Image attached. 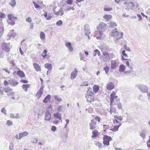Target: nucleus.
Instances as JSON below:
<instances>
[{
    "instance_id": "nucleus-1",
    "label": "nucleus",
    "mask_w": 150,
    "mask_h": 150,
    "mask_svg": "<svg viewBox=\"0 0 150 150\" xmlns=\"http://www.w3.org/2000/svg\"><path fill=\"white\" fill-rule=\"evenodd\" d=\"M137 86L138 89H139L142 93H147L148 92V87L147 86L143 84L138 85H137Z\"/></svg>"
},
{
    "instance_id": "nucleus-2",
    "label": "nucleus",
    "mask_w": 150,
    "mask_h": 150,
    "mask_svg": "<svg viewBox=\"0 0 150 150\" xmlns=\"http://www.w3.org/2000/svg\"><path fill=\"white\" fill-rule=\"evenodd\" d=\"M103 139L104 140L103 142V144L108 146L109 145V142L112 140V138L110 136L105 135L103 138Z\"/></svg>"
},
{
    "instance_id": "nucleus-3",
    "label": "nucleus",
    "mask_w": 150,
    "mask_h": 150,
    "mask_svg": "<svg viewBox=\"0 0 150 150\" xmlns=\"http://www.w3.org/2000/svg\"><path fill=\"white\" fill-rule=\"evenodd\" d=\"M107 25L103 22L100 23L97 27L98 30L103 32L106 29Z\"/></svg>"
},
{
    "instance_id": "nucleus-4",
    "label": "nucleus",
    "mask_w": 150,
    "mask_h": 150,
    "mask_svg": "<svg viewBox=\"0 0 150 150\" xmlns=\"http://www.w3.org/2000/svg\"><path fill=\"white\" fill-rule=\"evenodd\" d=\"M1 46L3 50L6 52H8L10 51V48L7 43L3 42L1 45Z\"/></svg>"
},
{
    "instance_id": "nucleus-5",
    "label": "nucleus",
    "mask_w": 150,
    "mask_h": 150,
    "mask_svg": "<svg viewBox=\"0 0 150 150\" xmlns=\"http://www.w3.org/2000/svg\"><path fill=\"white\" fill-rule=\"evenodd\" d=\"M84 27L85 30V35L88 36V35H89L90 33V32L89 31L90 28L89 25L88 24H86L84 25Z\"/></svg>"
},
{
    "instance_id": "nucleus-6",
    "label": "nucleus",
    "mask_w": 150,
    "mask_h": 150,
    "mask_svg": "<svg viewBox=\"0 0 150 150\" xmlns=\"http://www.w3.org/2000/svg\"><path fill=\"white\" fill-rule=\"evenodd\" d=\"M8 81L9 84L13 86H16L18 83V81L13 79H11L8 80Z\"/></svg>"
},
{
    "instance_id": "nucleus-7",
    "label": "nucleus",
    "mask_w": 150,
    "mask_h": 150,
    "mask_svg": "<svg viewBox=\"0 0 150 150\" xmlns=\"http://www.w3.org/2000/svg\"><path fill=\"white\" fill-rule=\"evenodd\" d=\"M78 72V70L76 68H75L74 70L73 71L71 74V79H74L77 76Z\"/></svg>"
},
{
    "instance_id": "nucleus-8",
    "label": "nucleus",
    "mask_w": 150,
    "mask_h": 150,
    "mask_svg": "<svg viewBox=\"0 0 150 150\" xmlns=\"http://www.w3.org/2000/svg\"><path fill=\"white\" fill-rule=\"evenodd\" d=\"M114 84L112 82L109 83L107 85V88L108 90H111L114 88Z\"/></svg>"
},
{
    "instance_id": "nucleus-9",
    "label": "nucleus",
    "mask_w": 150,
    "mask_h": 150,
    "mask_svg": "<svg viewBox=\"0 0 150 150\" xmlns=\"http://www.w3.org/2000/svg\"><path fill=\"white\" fill-rule=\"evenodd\" d=\"M96 122L94 121H93L91 120V122L89 123V126H90V129L91 130H93L96 128Z\"/></svg>"
},
{
    "instance_id": "nucleus-10",
    "label": "nucleus",
    "mask_w": 150,
    "mask_h": 150,
    "mask_svg": "<svg viewBox=\"0 0 150 150\" xmlns=\"http://www.w3.org/2000/svg\"><path fill=\"white\" fill-rule=\"evenodd\" d=\"M65 46L68 48L70 52L73 51V48L71 46V44L70 42H66L65 44Z\"/></svg>"
},
{
    "instance_id": "nucleus-11",
    "label": "nucleus",
    "mask_w": 150,
    "mask_h": 150,
    "mask_svg": "<svg viewBox=\"0 0 150 150\" xmlns=\"http://www.w3.org/2000/svg\"><path fill=\"white\" fill-rule=\"evenodd\" d=\"M51 115L50 112H45V120L46 121H49L51 119Z\"/></svg>"
},
{
    "instance_id": "nucleus-12",
    "label": "nucleus",
    "mask_w": 150,
    "mask_h": 150,
    "mask_svg": "<svg viewBox=\"0 0 150 150\" xmlns=\"http://www.w3.org/2000/svg\"><path fill=\"white\" fill-rule=\"evenodd\" d=\"M117 29L116 28H115L112 32L111 36L115 37L117 35H118V34L120 33V32L118 31L117 30Z\"/></svg>"
},
{
    "instance_id": "nucleus-13",
    "label": "nucleus",
    "mask_w": 150,
    "mask_h": 150,
    "mask_svg": "<svg viewBox=\"0 0 150 150\" xmlns=\"http://www.w3.org/2000/svg\"><path fill=\"white\" fill-rule=\"evenodd\" d=\"M28 134V133L26 132L25 131L23 132L20 133L19 134V139H21L23 137L26 136Z\"/></svg>"
},
{
    "instance_id": "nucleus-14",
    "label": "nucleus",
    "mask_w": 150,
    "mask_h": 150,
    "mask_svg": "<svg viewBox=\"0 0 150 150\" xmlns=\"http://www.w3.org/2000/svg\"><path fill=\"white\" fill-rule=\"evenodd\" d=\"M53 115L54 117L60 120H61V122H62V120L61 119L62 115L61 114L57 112L56 113H54L53 114Z\"/></svg>"
},
{
    "instance_id": "nucleus-15",
    "label": "nucleus",
    "mask_w": 150,
    "mask_h": 150,
    "mask_svg": "<svg viewBox=\"0 0 150 150\" xmlns=\"http://www.w3.org/2000/svg\"><path fill=\"white\" fill-rule=\"evenodd\" d=\"M33 65L35 69L37 71H41L40 67L38 64L34 63Z\"/></svg>"
},
{
    "instance_id": "nucleus-16",
    "label": "nucleus",
    "mask_w": 150,
    "mask_h": 150,
    "mask_svg": "<svg viewBox=\"0 0 150 150\" xmlns=\"http://www.w3.org/2000/svg\"><path fill=\"white\" fill-rule=\"evenodd\" d=\"M115 95V94L114 93H111L110 94V105L111 106L112 105V104L114 102V96Z\"/></svg>"
},
{
    "instance_id": "nucleus-17",
    "label": "nucleus",
    "mask_w": 150,
    "mask_h": 150,
    "mask_svg": "<svg viewBox=\"0 0 150 150\" xmlns=\"http://www.w3.org/2000/svg\"><path fill=\"white\" fill-rule=\"evenodd\" d=\"M17 74L21 77H24L25 76V74L22 71L20 70L17 71Z\"/></svg>"
},
{
    "instance_id": "nucleus-18",
    "label": "nucleus",
    "mask_w": 150,
    "mask_h": 150,
    "mask_svg": "<svg viewBox=\"0 0 150 150\" xmlns=\"http://www.w3.org/2000/svg\"><path fill=\"white\" fill-rule=\"evenodd\" d=\"M127 5L128 6H127V7L128 9L130 8L131 9H132L135 7V5L134 3L132 2H129L128 3Z\"/></svg>"
},
{
    "instance_id": "nucleus-19",
    "label": "nucleus",
    "mask_w": 150,
    "mask_h": 150,
    "mask_svg": "<svg viewBox=\"0 0 150 150\" xmlns=\"http://www.w3.org/2000/svg\"><path fill=\"white\" fill-rule=\"evenodd\" d=\"M62 138L63 142L65 143L68 138L67 133L64 134L62 136Z\"/></svg>"
},
{
    "instance_id": "nucleus-20",
    "label": "nucleus",
    "mask_w": 150,
    "mask_h": 150,
    "mask_svg": "<svg viewBox=\"0 0 150 150\" xmlns=\"http://www.w3.org/2000/svg\"><path fill=\"white\" fill-rule=\"evenodd\" d=\"M126 67L123 64H121L119 67V71L120 72H123L125 70Z\"/></svg>"
},
{
    "instance_id": "nucleus-21",
    "label": "nucleus",
    "mask_w": 150,
    "mask_h": 150,
    "mask_svg": "<svg viewBox=\"0 0 150 150\" xmlns=\"http://www.w3.org/2000/svg\"><path fill=\"white\" fill-rule=\"evenodd\" d=\"M122 125V123L121 122H119V124L118 125L115 126L112 129V130L113 132H115L118 130V129L119 127L121 125Z\"/></svg>"
},
{
    "instance_id": "nucleus-22",
    "label": "nucleus",
    "mask_w": 150,
    "mask_h": 150,
    "mask_svg": "<svg viewBox=\"0 0 150 150\" xmlns=\"http://www.w3.org/2000/svg\"><path fill=\"white\" fill-rule=\"evenodd\" d=\"M64 11L62 8H60L58 11L54 12V13L56 15H62L64 14Z\"/></svg>"
},
{
    "instance_id": "nucleus-23",
    "label": "nucleus",
    "mask_w": 150,
    "mask_h": 150,
    "mask_svg": "<svg viewBox=\"0 0 150 150\" xmlns=\"http://www.w3.org/2000/svg\"><path fill=\"white\" fill-rule=\"evenodd\" d=\"M117 63L115 61H112L111 62V68L112 69H115L117 67Z\"/></svg>"
},
{
    "instance_id": "nucleus-24",
    "label": "nucleus",
    "mask_w": 150,
    "mask_h": 150,
    "mask_svg": "<svg viewBox=\"0 0 150 150\" xmlns=\"http://www.w3.org/2000/svg\"><path fill=\"white\" fill-rule=\"evenodd\" d=\"M98 132L96 130H95L93 131L91 137L93 138L96 137L98 136Z\"/></svg>"
},
{
    "instance_id": "nucleus-25",
    "label": "nucleus",
    "mask_w": 150,
    "mask_h": 150,
    "mask_svg": "<svg viewBox=\"0 0 150 150\" xmlns=\"http://www.w3.org/2000/svg\"><path fill=\"white\" fill-rule=\"evenodd\" d=\"M8 19L10 20H13L14 19H17L16 17H15L13 14H9L8 15Z\"/></svg>"
},
{
    "instance_id": "nucleus-26",
    "label": "nucleus",
    "mask_w": 150,
    "mask_h": 150,
    "mask_svg": "<svg viewBox=\"0 0 150 150\" xmlns=\"http://www.w3.org/2000/svg\"><path fill=\"white\" fill-rule=\"evenodd\" d=\"M112 17V16L110 15H105L103 17V18L107 20V21H108Z\"/></svg>"
},
{
    "instance_id": "nucleus-27",
    "label": "nucleus",
    "mask_w": 150,
    "mask_h": 150,
    "mask_svg": "<svg viewBox=\"0 0 150 150\" xmlns=\"http://www.w3.org/2000/svg\"><path fill=\"white\" fill-rule=\"evenodd\" d=\"M45 67L49 70H51L52 68V64L49 63L46 64L45 65Z\"/></svg>"
},
{
    "instance_id": "nucleus-28",
    "label": "nucleus",
    "mask_w": 150,
    "mask_h": 150,
    "mask_svg": "<svg viewBox=\"0 0 150 150\" xmlns=\"http://www.w3.org/2000/svg\"><path fill=\"white\" fill-rule=\"evenodd\" d=\"M51 97V96L50 95H47L43 100V102L45 103H47L48 101L50 99Z\"/></svg>"
},
{
    "instance_id": "nucleus-29",
    "label": "nucleus",
    "mask_w": 150,
    "mask_h": 150,
    "mask_svg": "<svg viewBox=\"0 0 150 150\" xmlns=\"http://www.w3.org/2000/svg\"><path fill=\"white\" fill-rule=\"evenodd\" d=\"M110 59L109 55L104 56L102 57V60L103 62H106Z\"/></svg>"
},
{
    "instance_id": "nucleus-30",
    "label": "nucleus",
    "mask_w": 150,
    "mask_h": 150,
    "mask_svg": "<svg viewBox=\"0 0 150 150\" xmlns=\"http://www.w3.org/2000/svg\"><path fill=\"white\" fill-rule=\"evenodd\" d=\"M10 117L12 118H19V117L18 116V114H10Z\"/></svg>"
},
{
    "instance_id": "nucleus-31",
    "label": "nucleus",
    "mask_w": 150,
    "mask_h": 150,
    "mask_svg": "<svg viewBox=\"0 0 150 150\" xmlns=\"http://www.w3.org/2000/svg\"><path fill=\"white\" fill-rule=\"evenodd\" d=\"M30 85L28 84H23L22 85L23 88L25 90V91H28V88H29Z\"/></svg>"
},
{
    "instance_id": "nucleus-32",
    "label": "nucleus",
    "mask_w": 150,
    "mask_h": 150,
    "mask_svg": "<svg viewBox=\"0 0 150 150\" xmlns=\"http://www.w3.org/2000/svg\"><path fill=\"white\" fill-rule=\"evenodd\" d=\"M97 54L98 56L100 55V51L97 49H96L94 51V53L93 54V56L95 57L96 55Z\"/></svg>"
},
{
    "instance_id": "nucleus-33",
    "label": "nucleus",
    "mask_w": 150,
    "mask_h": 150,
    "mask_svg": "<svg viewBox=\"0 0 150 150\" xmlns=\"http://www.w3.org/2000/svg\"><path fill=\"white\" fill-rule=\"evenodd\" d=\"M45 33L42 31L40 32V39L41 40H44L45 39Z\"/></svg>"
},
{
    "instance_id": "nucleus-34",
    "label": "nucleus",
    "mask_w": 150,
    "mask_h": 150,
    "mask_svg": "<svg viewBox=\"0 0 150 150\" xmlns=\"http://www.w3.org/2000/svg\"><path fill=\"white\" fill-rule=\"evenodd\" d=\"M116 26H117V25L115 22H111L110 23L109 27L110 28H114V27Z\"/></svg>"
},
{
    "instance_id": "nucleus-35",
    "label": "nucleus",
    "mask_w": 150,
    "mask_h": 150,
    "mask_svg": "<svg viewBox=\"0 0 150 150\" xmlns=\"http://www.w3.org/2000/svg\"><path fill=\"white\" fill-rule=\"evenodd\" d=\"M15 0H11V1L9 3V4L12 7L16 5Z\"/></svg>"
},
{
    "instance_id": "nucleus-36",
    "label": "nucleus",
    "mask_w": 150,
    "mask_h": 150,
    "mask_svg": "<svg viewBox=\"0 0 150 150\" xmlns=\"http://www.w3.org/2000/svg\"><path fill=\"white\" fill-rule=\"evenodd\" d=\"M7 22L8 24H10L11 25H14L15 23V21L13 20H10L9 19L8 20H7Z\"/></svg>"
},
{
    "instance_id": "nucleus-37",
    "label": "nucleus",
    "mask_w": 150,
    "mask_h": 150,
    "mask_svg": "<svg viewBox=\"0 0 150 150\" xmlns=\"http://www.w3.org/2000/svg\"><path fill=\"white\" fill-rule=\"evenodd\" d=\"M12 90L9 87H6L4 89V91L6 93H8L12 91Z\"/></svg>"
},
{
    "instance_id": "nucleus-38",
    "label": "nucleus",
    "mask_w": 150,
    "mask_h": 150,
    "mask_svg": "<svg viewBox=\"0 0 150 150\" xmlns=\"http://www.w3.org/2000/svg\"><path fill=\"white\" fill-rule=\"evenodd\" d=\"M99 90V87L98 86L95 85L93 87V91L94 92L96 93Z\"/></svg>"
},
{
    "instance_id": "nucleus-39",
    "label": "nucleus",
    "mask_w": 150,
    "mask_h": 150,
    "mask_svg": "<svg viewBox=\"0 0 150 150\" xmlns=\"http://www.w3.org/2000/svg\"><path fill=\"white\" fill-rule=\"evenodd\" d=\"M140 136L142 137L143 139H144L146 137V134L144 131H142L140 135Z\"/></svg>"
},
{
    "instance_id": "nucleus-40",
    "label": "nucleus",
    "mask_w": 150,
    "mask_h": 150,
    "mask_svg": "<svg viewBox=\"0 0 150 150\" xmlns=\"http://www.w3.org/2000/svg\"><path fill=\"white\" fill-rule=\"evenodd\" d=\"M123 33H120L118 34V35H117L116 36V39L117 40H118L122 38V36H123Z\"/></svg>"
},
{
    "instance_id": "nucleus-41",
    "label": "nucleus",
    "mask_w": 150,
    "mask_h": 150,
    "mask_svg": "<svg viewBox=\"0 0 150 150\" xmlns=\"http://www.w3.org/2000/svg\"><path fill=\"white\" fill-rule=\"evenodd\" d=\"M4 27H0V38L2 36L4 33Z\"/></svg>"
},
{
    "instance_id": "nucleus-42",
    "label": "nucleus",
    "mask_w": 150,
    "mask_h": 150,
    "mask_svg": "<svg viewBox=\"0 0 150 150\" xmlns=\"http://www.w3.org/2000/svg\"><path fill=\"white\" fill-rule=\"evenodd\" d=\"M103 70H105L106 74H107L109 71V67L107 66H105L104 67Z\"/></svg>"
},
{
    "instance_id": "nucleus-43",
    "label": "nucleus",
    "mask_w": 150,
    "mask_h": 150,
    "mask_svg": "<svg viewBox=\"0 0 150 150\" xmlns=\"http://www.w3.org/2000/svg\"><path fill=\"white\" fill-rule=\"evenodd\" d=\"M114 118L115 119H117V120H119L120 121L122 120V117L121 116H117L115 115L114 116Z\"/></svg>"
},
{
    "instance_id": "nucleus-44",
    "label": "nucleus",
    "mask_w": 150,
    "mask_h": 150,
    "mask_svg": "<svg viewBox=\"0 0 150 150\" xmlns=\"http://www.w3.org/2000/svg\"><path fill=\"white\" fill-rule=\"evenodd\" d=\"M63 106L62 105H59L57 109V111L58 112H62L63 111Z\"/></svg>"
},
{
    "instance_id": "nucleus-45",
    "label": "nucleus",
    "mask_w": 150,
    "mask_h": 150,
    "mask_svg": "<svg viewBox=\"0 0 150 150\" xmlns=\"http://www.w3.org/2000/svg\"><path fill=\"white\" fill-rule=\"evenodd\" d=\"M75 5H74V6L72 7H71L70 6L67 7V8L66 9V10L67 11H69L71 10H75V8H74V7Z\"/></svg>"
},
{
    "instance_id": "nucleus-46",
    "label": "nucleus",
    "mask_w": 150,
    "mask_h": 150,
    "mask_svg": "<svg viewBox=\"0 0 150 150\" xmlns=\"http://www.w3.org/2000/svg\"><path fill=\"white\" fill-rule=\"evenodd\" d=\"M54 99L60 102L62 101V99L59 98V96L57 95H55L54 96Z\"/></svg>"
},
{
    "instance_id": "nucleus-47",
    "label": "nucleus",
    "mask_w": 150,
    "mask_h": 150,
    "mask_svg": "<svg viewBox=\"0 0 150 150\" xmlns=\"http://www.w3.org/2000/svg\"><path fill=\"white\" fill-rule=\"evenodd\" d=\"M42 93V92H40L38 91L36 93V96L37 97H38V98H39L41 96Z\"/></svg>"
},
{
    "instance_id": "nucleus-48",
    "label": "nucleus",
    "mask_w": 150,
    "mask_h": 150,
    "mask_svg": "<svg viewBox=\"0 0 150 150\" xmlns=\"http://www.w3.org/2000/svg\"><path fill=\"white\" fill-rule=\"evenodd\" d=\"M62 24V22L60 20L58 21L56 23V25L58 26H60Z\"/></svg>"
},
{
    "instance_id": "nucleus-49",
    "label": "nucleus",
    "mask_w": 150,
    "mask_h": 150,
    "mask_svg": "<svg viewBox=\"0 0 150 150\" xmlns=\"http://www.w3.org/2000/svg\"><path fill=\"white\" fill-rule=\"evenodd\" d=\"M13 144L12 142H11L10 143V145L9 146V150H13Z\"/></svg>"
},
{
    "instance_id": "nucleus-50",
    "label": "nucleus",
    "mask_w": 150,
    "mask_h": 150,
    "mask_svg": "<svg viewBox=\"0 0 150 150\" xmlns=\"http://www.w3.org/2000/svg\"><path fill=\"white\" fill-rule=\"evenodd\" d=\"M133 71L132 70H129L125 71L124 73L126 74H129L132 72Z\"/></svg>"
},
{
    "instance_id": "nucleus-51",
    "label": "nucleus",
    "mask_w": 150,
    "mask_h": 150,
    "mask_svg": "<svg viewBox=\"0 0 150 150\" xmlns=\"http://www.w3.org/2000/svg\"><path fill=\"white\" fill-rule=\"evenodd\" d=\"M33 3L34 6L36 8H39L40 7V6L38 4L36 3V2L34 1L33 2Z\"/></svg>"
},
{
    "instance_id": "nucleus-52",
    "label": "nucleus",
    "mask_w": 150,
    "mask_h": 150,
    "mask_svg": "<svg viewBox=\"0 0 150 150\" xmlns=\"http://www.w3.org/2000/svg\"><path fill=\"white\" fill-rule=\"evenodd\" d=\"M124 48L127 50L129 52L131 51V50L130 48L129 47H127L126 45H124Z\"/></svg>"
},
{
    "instance_id": "nucleus-53",
    "label": "nucleus",
    "mask_w": 150,
    "mask_h": 150,
    "mask_svg": "<svg viewBox=\"0 0 150 150\" xmlns=\"http://www.w3.org/2000/svg\"><path fill=\"white\" fill-rule=\"evenodd\" d=\"M1 112L5 114V115H6V109L4 107L3 108H2L1 109Z\"/></svg>"
},
{
    "instance_id": "nucleus-54",
    "label": "nucleus",
    "mask_w": 150,
    "mask_h": 150,
    "mask_svg": "<svg viewBox=\"0 0 150 150\" xmlns=\"http://www.w3.org/2000/svg\"><path fill=\"white\" fill-rule=\"evenodd\" d=\"M73 0H67L66 1V2L68 4L71 5L73 2Z\"/></svg>"
},
{
    "instance_id": "nucleus-55",
    "label": "nucleus",
    "mask_w": 150,
    "mask_h": 150,
    "mask_svg": "<svg viewBox=\"0 0 150 150\" xmlns=\"http://www.w3.org/2000/svg\"><path fill=\"white\" fill-rule=\"evenodd\" d=\"M112 10V8H104V10L105 11H110Z\"/></svg>"
},
{
    "instance_id": "nucleus-56",
    "label": "nucleus",
    "mask_w": 150,
    "mask_h": 150,
    "mask_svg": "<svg viewBox=\"0 0 150 150\" xmlns=\"http://www.w3.org/2000/svg\"><path fill=\"white\" fill-rule=\"evenodd\" d=\"M117 108L120 109H122V107L121 103H119L117 104Z\"/></svg>"
},
{
    "instance_id": "nucleus-57",
    "label": "nucleus",
    "mask_w": 150,
    "mask_h": 150,
    "mask_svg": "<svg viewBox=\"0 0 150 150\" xmlns=\"http://www.w3.org/2000/svg\"><path fill=\"white\" fill-rule=\"evenodd\" d=\"M52 108V105H49L48 107H47L46 109V112H49V110L50 109H51Z\"/></svg>"
},
{
    "instance_id": "nucleus-58",
    "label": "nucleus",
    "mask_w": 150,
    "mask_h": 150,
    "mask_svg": "<svg viewBox=\"0 0 150 150\" xmlns=\"http://www.w3.org/2000/svg\"><path fill=\"white\" fill-rule=\"evenodd\" d=\"M6 124L8 125L11 126L13 124V122L11 121L8 120L7 121Z\"/></svg>"
},
{
    "instance_id": "nucleus-59",
    "label": "nucleus",
    "mask_w": 150,
    "mask_h": 150,
    "mask_svg": "<svg viewBox=\"0 0 150 150\" xmlns=\"http://www.w3.org/2000/svg\"><path fill=\"white\" fill-rule=\"evenodd\" d=\"M5 15L4 13L0 12V18H4L5 17Z\"/></svg>"
},
{
    "instance_id": "nucleus-60",
    "label": "nucleus",
    "mask_w": 150,
    "mask_h": 150,
    "mask_svg": "<svg viewBox=\"0 0 150 150\" xmlns=\"http://www.w3.org/2000/svg\"><path fill=\"white\" fill-rule=\"evenodd\" d=\"M96 145L99 147H101L102 145V143L100 142H97L96 144Z\"/></svg>"
},
{
    "instance_id": "nucleus-61",
    "label": "nucleus",
    "mask_w": 150,
    "mask_h": 150,
    "mask_svg": "<svg viewBox=\"0 0 150 150\" xmlns=\"http://www.w3.org/2000/svg\"><path fill=\"white\" fill-rule=\"evenodd\" d=\"M149 139L148 140L147 143V146L148 147H150V136H149Z\"/></svg>"
},
{
    "instance_id": "nucleus-62",
    "label": "nucleus",
    "mask_w": 150,
    "mask_h": 150,
    "mask_svg": "<svg viewBox=\"0 0 150 150\" xmlns=\"http://www.w3.org/2000/svg\"><path fill=\"white\" fill-rule=\"evenodd\" d=\"M26 21L27 22L29 23L31 22L32 21L30 17H28V18H27L26 19Z\"/></svg>"
},
{
    "instance_id": "nucleus-63",
    "label": "nucleus",
    "mask_w": 150,
    "mask_h": 150,
    "mask_svg": "<svg viewBox=\"0 0 150 150\" xmlns=\"http://www.w3.org/2000/svg\"><path fill=\"white\" fill-rule=\"evenodd\" d=\"M4 56V54L3 52L1 50H0V58H3Z\"/></svg>"
},
{
    "instance_id": "nucleus-64",
    "label": "nucleus",
    "mask_w": 150,
    "mask_h": 150,
    "mask_svg": "<svg viewBox=\"0 0 150 150\" xmlns=\"http://www.w3.org/2000/svg\"><path fill=\"white\" fill-rule=\"evenodd\" d=\"M51 130L53 132L55 131L56 130V127L54 126H52V127Z\"/></svg>"
}]
</instances>
